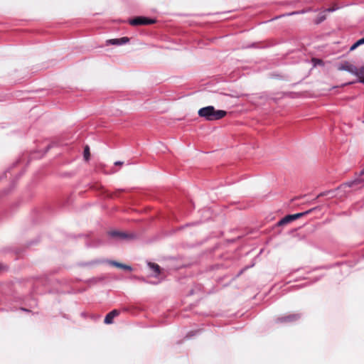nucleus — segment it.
<instances>
[{
  "mask_svg": "<svg viewBox=\"0 0 364 364\" xmlns=\"http://www.w3.org/2000/svg\"><path fill=\"white\" fill-rule=\"evenodd\" d=\"M198 114L207 121H215L225 117L227 115V112L222 109H215L213 106H207L200 108Z\"/></svg>",
  "mask_w": 364,
  "mask_h": 364,
  "instance_id": "nucleus-1",
  "label": "nucleus"
},
{
  "mask_svg": "<svg viewBox=\"0 0 364 364\" xmlns=\"http://www.w3.org/2000/svg\"><path fill=\"white\" fill-rule=\"evenodd\" d=\"M316 208H311V209H310L307 211L303 212V213H299L294 214V215H288L278 222V225H279V226L284 225L293 220H295L299 219L304 215H306L307 214L311 213Z\"/></svg>",
  "mask_w": 364,
  "mask_h": 364,
  "instance_id": "nucleus-2",
  "label": "nucleus"
},
{
  "mask_svg": "<svg viewBox=\"0 0 364 364\" xmlns=\"http://www.w3.org/2000/svg\"><path fill=\"white\" fill-rule=\"evenodd\" d=\"M155 23V20L144 16H138L129 21L132 26L149 25Z\"/></svg>",
  "mask_w": 364,
  "mask_h": 364,
  "instance_id": "nucleus-3",
  "label": "nucleus"
},
{
  "mask_svg": "<svg viewBox=\"0 0 364 364\" xmlns=\"http://www.w3.org/2000/svg\"><path fill=\"white\" fill-rule=\"evenodd\" d=\"M338 69L339 70H346L355 75V73H358V68L349 62H344L343 63L341 64Z\"/></svg>",
  "mask_w": 364,
  "mask_h": 364,
  "instance_id": "nucleus-4",
  "label": "nucleus"
},
{
  "mask_svg": "<svg viewBox=\"0 0 364 364\" xmlns=\"http://www.w3.org/2000/svg\"><path fill=\"white\" fill-rule=\"evenodd\" d=\"M299 315L297 314H291L288 316H282L277 318V321L280 323L292 322L299 318Z\"/></svg>",
  "mask_w": 364,
  "mask_h": 364,
  "instance_id": "nucleus-5",
  "label": "nucleus"
},
{
  "mask_svg": "<svg viewBox=\"0 0 364 364\" xmlns=\"http://www.w3.org/2000/svg\"><path fill=\"white\" fill-rule=\"evenodd\" d=\"M119 315V311L114 309L107 314L105 318L104 322L106 324H111L113 323L114 318Z\"/></svg>",
  "mask_w": 364,
  "mask_h": 364,
  "instance_id": "nucleus-6",
  "label": "nucleus"
},
{
  "mask_svg": "<svg viewBox=\"0 0 364 364\" xmlns=\"http://www.w3.org/2000/svg\"><path fill=\"white\" fill-rule=\"evenodd\" d=\"M109 235L112 237L119 238L121 240L127 239L129 237V235H127V233L117 230L109 232Z\"/></svg>",
  "mask_w": 364,
  "mask_h": 364,
  "instance_id": "nucleus-7",
  "label": "nucleus"
},
{
  "mask_svg": "<svg viewBox=\"0 0 364 364\" xmlns=\"http://www.w3.org/2000/svg\"><path fill=\"white\" fill-rule=\"evenodd\" d=\"M129 41V38L122 37L121 38L111 39L109 42L112 45H122L127 43Z\"/></svg>",
  "mask_w": 364,
  "mask_h": 364,
  "instance_id": "nucleus-8",
  "label": "nucleus"
},
{
  "mask_svg": "<svg viewBox=\"0 0 364 364\" xmlns=\"http://www.w3.org/2000/svg\"><path fill=\"white\" fill-rule=\"evenodd\" d=\"M110 264L114 267H118V268H121V269H123L125 270H129V271L132 270V267L130 266L124 264L115 262V261L110 262Z\"/></svg>",
  "mask_w": 364,
  "mask_h": 364,
  "instance_id": "nucleus-9",
  "label": "nucleus"
},
{
  "mask_svg": "<svg viewBox=\"0 0 364 364\" xmlns=\"http://www.w3.org/2000/svg\"><path fill=\"white\" fill-rule=\"evenodd\" d=\"M363 181V179L361 178H357L353 181L345 183L342 185L343 187H353L355 185H358L360 183Z\"/></svg>",
  "mask_w": 364,
  "mask_h": 364,
  "instance_id": "nucleus-10",
  "label": "nucleus"
},
{
  "mask_svg": "<svg viewBox=\"0 0 364 364\" xmlns=\"http://www.w3.org/2000/svg\"><path fill=\"white\" fill-rule=\"evenodd\" d=\"M148 264L156 275L160 274L161 268L159 264L152 262H149Z\"/></svg>",
  "mask_w": 364,
  "mask_h": 364,
  "instance_id": "nucleus-11",
  "label": "nucleus"
},
{
  "mask_svg": "<svg viewBox=\"0 0 364 364\" xmlns=\"http://www.w3.org/2000/svg\"><path fill=\"white\" fill-rule=\"evenodd\" d=\"M355 75L360 78V82L364 83V66L358 69V73H355Z\"/></svg>",
  "mask_w": 364,
  "mask_h": 364,
  "instance_id": "nucleus-12",
  "label": "nucleus"
},
{
  "mask_svg": "<svg viewBox=\"0 0 364 364\" xmlns=\"http://www.w3.org/2000/svg\"><path fill=\"white\" fill-rule=\"evenodd\" d=\"M326 14L323 13H321L318 15L317 19L316 20V23H320L322 21H323L326 19Z\"/></svg>",
  "mask_w": 364,
  "mask_h": 364,
  "instance_id": "nucleus-13",
  "label": "nucleus"
},
{
  "mask_svg": "<svg viewBox=\"0 0 364 364\" xmlns=\"http://www.w3.org/2000/svg\"><path fill=\"white\" fill-rule=\"evenodd\" d=\"M89 156H90V149H89V147L87 146L84 150V157L86 160H88Z\"/></svg>",
  "mask_w": 364,
  "mask_h": 364,
  "instance_id": "nucleus-14",
  "label": "nucleus"
},
{
  "mask_svg": "<svg viewBox=\"0 0 364 364\" xmlns=\"http://www.w3.org/2000/svg\"><path fill=\"white\" fill-rule=\"evenodd\" d=\"M362 43H360L359 40L355 43L350 48V50H353L354 49H355L358 46H359L360 45H361Z\"/></svg>",
  "mask_w": 364,
  "mask_h": 364,
  "instance_id": "nucleus-15",
  "label": "nucleus"
},
{
  "mask_svg": "<svg viewBox=\"0 0 364 364\" xmlns=\"http://www.w3.org/2000/svg\"><path fill=\"white\" fill-rule=\"evenodd\" d=\"M338 8H336V7L329 8V9H326L324 12H326V11H328V12L333 11L336 10Z\"/></svg>",
  "mask_w": 364,
  "mask_h": 364,
  "instance_id": "nucleus-16",
  "label": "nucleus"
},
{
  "mask_svg": "<svg viewBox=\"0 0 364 364\" xmlns=\"http://www.w3.org/2000/svg\"><path fill=\"white\" fill-rule=\"evenodd\" d=\"M328 193H330V191H328V192H323V193H321L318 196V198L321 197V196H327Z\"/></svg>",
  "mask_w": 364,
  "mask_h": 364,
  "instance_id": "nucleus-17",
  "label": "nucleus"
},
{
  "mask_svg": "<svg viewBox=\"0 0 364 364\" xmlns=\"http://www.w3.org/2000/svg\"><path fill=\"white\" fill-rule=\"evenodd\" d=\"M124 163L122 161H116L114 165L116 166H122Z\"/></svg>",
  "mask_w": 364,
  "mask_h": 364,
  "instance_id": "nucleus-18",
  "label": "nucleus"
},
{
  "mask_svg": "<svg viewBox=\"0 0 364 364\" xmlns=\"http://www.w3.org/2000/svg\"><path fill=\"white\" fill-rule=\"evenodd\" d=\"M360 43L363 44L364 43V38L359 40Z\"/></svg>",
  "mask_w": 364,
  "mask_h": 364,
  "instance_id": "nucleus-19",
  "label": "nucleus"
},
{
  "mask_svg": "<svg viewBox=\"0 0 364 364\" xmlns=\"http://www.w3.org/2000/svg\"><path fill=\"white\" fill-rule=\"evenodd\" d=\"M21 309L22 311H27V312L30 311L28 309H24V308H21Z\"/></svg>",
  "mask_w": 364,
  "mask_h": 364,
  "instance_id": "nucleus-20",
  "label": "nucleus"
},
{
  "mask_svg": "<svg viewBox=\"0 0 364 364\" xmlns=\"http://www.w3.org/2000/svg\"><path fill=\"white\" fill-rule=\"evenodd\" d=\"M360 175L361 176L364 175V169L361 171Z\"/></svg>",
  "mask_w": 364,
  "mask_h": 364,
  "instance_id": "nucleus-21",
  "label": "nucleus"
}]
</instances>
